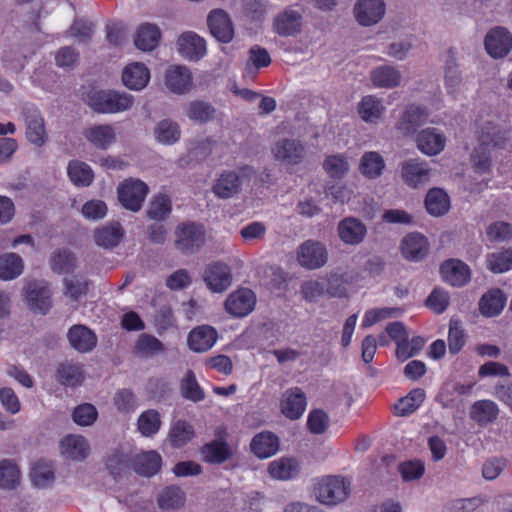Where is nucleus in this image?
I'll return each instance as SVG.
<instances>
[{
  "instance_id": "1",
  "label": "nucleus",
  "mask_w": 512,
  "mask_h": 512,
  "mask_svg": "<svg viewBox=\"0 0 512 512\" xmlns=\"http://www.w3.org/2000/svg\"><path fill=\"white\" fill-rule=\"evenodd\" d=\"M475 137L477 145L471 154L473 171L479 175L488 174L493 152L506 146L512 138V132L499 127L490 118L479 117L475 121Z\"/></svg>"
},
{
  "instance_id": "2",
  "label": "nucleus",
  "mask_w": 512,
  "mask_h": 512,
  "mask_svg": "<svg viewBox=\"0 0 512 512\" xmlns=\"http://www.w3.org/2000/svg\"><path fill=\"white\" fill-rule=\"evenodd\" d=\"M273 159L284 166H296L304 162L307 149L298 138L281 137L275 140L270 148Z\"/></svg>"
},
{
  "instance_id": "3",
  "label": "nucleus",
  "mask_w": 512,
  "mask_h": 512,
  "mask_svg": "<svg viewBox=\"0 0 512 512\" xmlns=\"http://www.w3.org/2000/svg\"><path fill=\"white\" fill-rule=\"evenodd\" d=\"M134 97L126 92L114 90L99 91L90 98V107L97 113L116 114L129 110Z\"/></svg>"
},
{
  "instance_id": "4",
  "label": "nucleus",
  "mask_w": 512,
  "mask_h": 512,
  "mask_svg": "<svg viewBox=\"0 0 512 512\" xmlns=\"http://www.w3.org/2000/svg\"><path fill=\"white\" fill-rule=\"evenodd\" d=\"M350 481L340 476H326L315 484L314 493L317 500L326 505L343 502L350 493Z\"/></svg>"
},
{
  "instance_id": "5",
  "label": "nucleus",
  "mask_w": 512,
  "mask_h": 512,
  "mask_svg": "<svg viewBox=\"0 0 512 512\" xmlns=\"http://www.w3.org/2000/svg\"><path fill=\"white\" fill-rule=\"evenodd\" d=\"M21 118L28 142L36 147L44 146L48 140V132L41 111L34 105L27 104L21 110Z\"/></svg>"
},
{
  "instance_id": "6",
  "label": "nucleus",
  "mask_w": 512,
  "mask_h": 512,
  "mask_svg": "<svg viewBox=\"0 0 512 512\" xmlns=\"http://www.w3.org/2000/svg\"><path fill=\"white\" fill-rule=\"evenodd\" d=\"M386 9L385 0H356L352 12L359 26L372 27L384 19Z\"/></svg>"
},
{
  "instance_id": "7",
  "label": "nucleus",
  "mask_w": 512,
  "mask_h": 512,
  "mask_svg": "<svg viewBox=\"0 0 512 512\" xmlns=\"http://www.w3.org/2000/svg\"><path fill=\"white\" fill-rule=\"evenodd\" d=\"M175 245L183 253H194L205 241V229L202 225L187 222L179 225L175 231Z\"/></svg>"
},
{
  "instance_id": "8",
  "label": "nucleus",
  "mask_w": 512,
  "mask_h": 512,
  "mask_svg": "<svg viewBox=\"0 0 512 512\" xmlns=\"http://www.w3.org/2000/svg\"><path fill=\"white\" fill-rule=\"evenodd\" d=\"M117 192L123 207L136 212L142 207L148 193V186L139 179L130 178L119 185Z\"/></svg>"
},
{
  "instance_id": "9",
  "label": "nucleus",
  "mask_w": 512,
  "mask_h": 512,
  "mask_svg": "<svg viewBox=\"0 0 512 512\" xmlns=\"http://www.w3.org/2000/svg\"><path fill=\"white\" fill-rule=\"evenodd\" d=\"M302 27V14L292 8H285L278 12L272 21V30L280 37H295L301 33Z\"/></svg>"
},
{
  "instance_id": "10",
  "label": "nucleus",
  "mask_w": 512,
  "mask_h": 512,
  "mask_svg": "<svg viewBox=\"0 0 512 512\" xmlns=\"http://www.w3.org/2000/svg\"><path fill=\"white\" fill-rule=\"evenodd\" d=\"M487 53L497 59L507 56L512 49V35L504 27L492 28L486 35L484 41Z\"/></svg>"
},
{
  "instance_id": "11",
  "label": "nucleus",
  "mask_w": 512,
  "mask_h": 512,
  "mask_svg": "<svg viewBox=\"0 0 512 512\" xmlns=\"http://www.w3.org/2000/svg\"><path fill=\"white\" fill-rule=\"evenodd\" d=\"M327 250L317 241L307 240L297 250L298 263L307 269H317L327 262Z\"/></svg>"
},
{
  "instance_id": "12",
  "label": "nucleus",
  "mask_w": 512,
  "mask_h": 512,
  "mask_svg": "<svg viewBox=\"0 0 512 512\" xmlns=\"http://www.w3.org/2000/svg\"><path fill=\"white\" fill-rule=\"evenodd\" d=\"M25 301L34 312L46 314L51 308V291L44 282H29L25 289Z\"/></svg>"
},
{
  "instance_id": "13",
  "label": "nucleus",
  "mask_w": 512,
  "mask_h": 512,
  "mask_svg": "<svg viewBox=\"0 0 512 512\" xmlns=\"http://www.w3.org/2000/svg\"><path fill=\"white\" fill-rule=\"evenodd\" d=\"M204 282L214 293L226 291L232 284V273L229 266L222 262L211 263L205 270Z\"/></svg>"
},
{
  "instance_id": "14",
  "label": "nucleus",
  "mask_w": 512,
  "mask_h": 512,
  "mask_svg": "<svg viewBox=\"0 0 512 512\" xmlns=\"http://www.w3.org/2000/svg\"><path fill=\"white\" fill-rule=\"evenodd\" d=\"M178 52L190 61H198L206 55V41L193 31L182 33L177 40Z\"/></svg>"
},
{
  "instance_id": "15",
  "label": "nucleus",
  "mask_w": 512,
  "mask_h": 512,
  "mask_svg": "<svg viewBox=\"0 0 512 512\" xmlns=\"http://www.w3.org/2000/svg\"><path fill=\"white\" fill-rule=\"evenodd\" d=\"M307 406L305 393L299 387L287 389L281 398L280 408L282 414L290 420L299 419Z\"/></svg>"
},
{
  "instance_id": "16",
  "label": "nucleus",
  "mask_w": 512,
  "mask_h": 512,
  "mask_svg": "<svg viewBox=\"0 0 512 512\" xmlns=\"http://www.w3.org/2000/svg\"><path fill=\"white\" fill-rule=\"evenodd\" d=\"M207 24L211 34L222 43H229L234 37V28L228 13L222 9L210 11Z\"/></svg>"
},
{
  "instance_id": "17",
  "label": "nucleus",
  "mask_w": 512,
  "mask_h": 512,
  "mask_svg": "<svg viewBox=\"0 0 512 512\" xmlns=\"http://www.w3.org/2000/svg\"><path fill=\"white\" fill-rule=\"evenodd\" d=\"M430 172L428 163L417 159H409L401 167L403 181L412 188L425 185L429 181Z\"/></svg>"
},
{
  "instance_id": "18",
  "label": "nucleus",
  "mask_w": 512,
  "mask_h": 512,
  "mask_svg": "<svg viewBox=\"0 0 512 512\" xmlns=\"http://www.w3.org/2000/svg\"><path fill=\"white\" fill-rule=\"evenodd\" d=\"M61 455L72 461H83L90 454V445L88 440L77 434H69L61 439L59 444Z\"/></svg>"
},
{
  "instance_id": "19",
  "label": "nucleus",
  "mask_w": 512,
  "mask_h": 512,
  "mask_svg": "<svg viewBox=\"0 0 512 512\" xmlns=\"http://www.w3.org/2000/svg\"><path fill=\"white\" fill-rule=\"evenodd\" d=\"M256 297L249 289H239L231 293L225 301L226 311L234 317H244L252 312Z\"/></svg>"
},
{
  "instance_id": "20",
  "label": "nucleus",
  "mask_w": 512,
  "mask_h": 512,
  "mask_svg": "<svg viewBox=\"0 0 512 512\" xmlns=\"http://www.w3.org/2000/svg\"><path fill=\"white\" fill-rule=\"evenodd\" d=\"M165 85L175 94L187 93L193 85L192 73L186 66H170L165 71Z\"/></svg>"
},
{
  "instance_id": "21",
  "label": "nucleus",
  "mask_w": 512,
  "mask_h": 512,
  "mask_svg": "<svg viewBox=\"0 0 512 512\" xmlns=\"http://www.w3.org/2000/svg\"><path fill=\"white\" fill-rule=\"evenodd\" d=\"M429 113L426 108L418 105H410L403 112L396 124L397 130L407 136L413 134L418 127L425 124Z\"/></svg>"
},
{
  "instance_id": "22",
  "label": "nucleus",
  "mask_w": 512,
  "mask_h": 512,
  "mask_svg": "<svg viewBox=\"0 0 512 512\" xmlns=\"http://www.w3.org/2000/svg\"><path fill=\"white\" fill-rule=\"evenodd\" d=\"M218 339L215 328L209 325H201L192 329L188 335L187 343L194 352H206L211 349Z\"/></svg>"
},
{
  "instance_id": "23",
  "label": "nucleus",
  "mask_w": 512,
  "mask_h": 512,
  "mask_svg": "<svg viewBox=\"0 0 512 512\" xmlns=\"http://www.w3.org/2000/svg\"><path fill=\"white\" fill-rule=\"evenodd\" d=\"M83 135L85 139L94 147L106 150L116 141V132L110 124H96L87 127Z\"/></svg>"
},
{
  "instance_id": "24",
  "label": "nucleus",
  "mask_w": 512,
  "mask_h": 512,
  "mask_svg": "<svg viewBox=\"0 0 512 512\" xmlns=\"http://www.w3.org/2000/svg\"><path fill=\"white\" fill-rule=\"evenodd\" d=\"M370 81L375 88L393 89L402 81V73L393 65H380L370 72Z\"/></svg>"
},
{
  "instance_id": "25",
  "label": "nucleus",
  "mask_w": 512,
  "mask_h": 512,
  "mask_svg": "<svg viewBox=\"0 0 512 512\" xmlns=\"http://www.w3.org/2000/svg\"><path fill=\"white\" fill-rule=\"evenodd\" d=\"M150 80L149 69L140 62H133L125 66L122 72V82L130 90L144 89Z\"/></svg>"
},
{
  "instance_id": "26",
  "label": "nucleus",
  "mask_w": 512,
  "mask_h": 512,
  "mask_svg": "<svg viewBox=\"0 0 512 512\" xmlns=\"http://www.w3.org/2000/svg\"><path fill=\"white\" fill-rule=\"evenodd\" d=\"M418 149L429 156L441 153L446 145V137L435 128L422 130L416 139Z\"/></svg>"
},
{
  "instance_id": "27",
  "label": "nucleus",
  "mask_w": 512,
  "mask_h": 512,
  "mask_svg": "<svg viewBox=\"0 0 512 512\" xmlns=\"http://www.w3.org/2000/svg\"><path fill=\"white\" fill-rule=\"evenodd\" d=\"M443 280L452 286H464L470 280L469 267L460 260H447L440 268Z\"/></svg>"
},
{
  "instance_id": "28",
  "label": "nucleus",
  "mask_w": 512,
  "mask_h": 512,
  "mask_svg": "<svg viewBox=\"0 0 512 512\" xmlns=\"http://www.w3.org/2000/svg\"><path fill=\"white\" fill-rule=\"evenodd\" d=\"M339 238L348 245L360 244L366 235L365 225L358 219L347 217L341 220L337 227Z\"/></svg>"
},
{
  "instance_id": "29",
  "label": "nucleus",
  "mask_w": 512,
  "mask_h": 512,
  "mask_svg": "<svg viewBox=\"0 0 512 512\" xmlns=\"http://www.w3.org/2000/svg\"><path fill=\"white\" fill-rule=\"evenodd\" d=\"M68 340L72 348L80 353L92 351L97 344L95 333L84 325H74L69 329Z\"/></svg>"
},
{
  "instance_id": "30",
  "label": "nucleus",
  "mask_w": 512,
  "mask_h": 512,
  "mask_svg": "<svg viewBox=\"0 0 512 512\" xmlns=\"http://www.w3.org/2000/svg\"><path fill=\"white\" fill-rule=\"evenodd\" d=\"M357 110L364 122L377 124L381 121L386 108L380 98L375 95H366L359 102Z\"/></svg>"
},
{
  "instance_id": "31",
  "label": "nucleus",
  "mask_w": 512,
  "mask_h": 512,
  "mask_svg": "<svg viewBox=\"0 0 512 512\" xmlns=\"http://www.w3.org/2000/svg\"><path fill=\"white\" fill-rule=\"evenodd\" d=\"M56 378L64 386L76 387L85 379L83 365L73 361L62 362L57 368Z\"/></svg>"
},
{
  "instance_id": "32",
  "label": "nucleus",
  "mask_w": 512,
  "mask_h": 512,
  "mask_svg": "<svg viewBox=\"0 0 512 512\" xmlns=\"http://www.w3.org/2000/svg\"><path fill=\"white\" fill-rule=\"evenodd\" d=\"M403 256L411 261H419L428 253V241L420 233H410L402 241Z\"/></svg>"
},
{
  "instance_id": "33",
  "label": "nucleus",
  "mask_w": 512,
  "mask_h": 512,
  "mask_svg": "<svg viewBox=\"0 0 512 512\" xmlns=\"http://www.w3.org/2000/svg\"><path fill=\"white\" fill-rule=\"evenodd\" d=\"M153 135L157 143L165 146H171L180 140L181 128L174 120L162 119L155 124Z\"/></svg>"
},
{
  "instance_id": "34",
  "label": "nucleus",
  "mask_w": 512,
  "mask_h": 512,
  "mask_svg": "<svg viewBox=\"0 0 512 512\" xmlns=\"http://www.w3.org/2000/svg\"><path fill=\"white\" fill-rule=\"evenodd\" d=\"M250 448L258 458H269L278 452L279 439L271 432H261L253 437Z\"/></svg>"
},
{
  "instance_id": "35",
  "label": "nucleus",
  "mask_w": 512,
  "mask_h": 512,
  "mask_svg": "<svg viewBox=\"0 0 512 512\" xmlns=\"http://www.w3.org/2000/svg\"><path fill=\"white\" fill-rule=\"evenodd\" d=\"M201 454L206 462L221 464L232 457L233 451L227 442L218 439L204 445Z\"/></svg>"
},
{
  "instance_id": "36",
  "label": "nucleus",
  "mask_w": 512,
  "mask_h": 512,
  "mask_svg": "<svg viewBox=\"0 0 512 512\" xmlns=\"http://www.w3.org/2000/svg\"><path fill=\"white\" fill-rule=\"evenodd\" d=\"M160 37L161 32L157 25L144 23L139 26L135 34L134 43L142 51H152L158 45Z\"/></svg>"
},
{
  "instance_id": "37",
  "label": "nucleus",
  "mask_w": 512,
  "mask_h": 512,
  "mask_svg": "<svg viewBox=\"0 0 512 512\" xmlns=\"http://www.w3.org/2000/svg\"><path fill=\"white\" fill-rule=\"evenodd\" d=\"M241 180L236 172H225L213 185L214 194L221 199H228L240 191Z\"/></svg>"
},
{
  "instance_id": "38",
  "label": "nucleus",
  "mask_w": 512,
  "mask_h": 512,
  "mask_svg": "<svg viewBox=\"0 0 512 512\" xmlns=\"http://www.w3.org/2000/svg\"><path fill=\"white\" fill-rule=\"evenodd\" d=\"M300 471L299 463L293 458H279L269 463L268 473L276 480L286 481L294 478Z\"/></svg>"
},
{
  "instance_id": "39",
  "label": "nucleus",
  "mask_w": 512,
  "mask_h": 512,
  "mask_svg": "<svg viewBox=\"0 0 512 512\" xmlns=\"http://www.w3.org/2000/svg\"><path fill=\"white\" fill-rule=\"evenodd\" d=\"M425 207L430 215L435 217L442 216L449 211V196L440 188L430 189L425 198Z\"/></svg>"
},
{
  "instance_id": "40",
  "label": "nucleus",
  "mask_w": 512,
  "mask_h": 512,
  "mask_svg": "<svg viewBox=\"0 0 512 512\" xmlns=\"http://www.w3.org/2000/svg\"><path fill=\"white\" fill-rule=\"evenodd\" d=\"M161 464V456L156 451L140 453L134 459L135 471L146 477H151L158 473Z\"/></svg>"
},
{
  "instance_id": "41",
  "label": "nucleus",
  "mask_w": 512,
  "mask_h": 512,
  "mask_svg": "<svg viewBox=\"0 0 512 512\" xmlns=\"http://www.w3.org/2000/svg\"><path fill=\"white\" fill-rule=\"evenodd\" d=\"M384 168L385 161L378 152H365L360 159L359 171L368 179H376L380 177Z\"/></svg>"
},
{
  "instance_id": "42",
  "label": "nucleus",
  "mask_w": 512,
  "mask_h": 512,
  "mask_svg": "<svg viewBox=\"0 0 512 512\" xmlns=\"http://www.w3.org/2000/svg\"><path fill=\"white\" fill-rule=\"evenodd\" d=\"M185 493L178 486L164 487L157 496V503L162 510L179 509L185 504Z\"/></svg>"
},
{
  "instance_id": "43",
  "label": "nucleus",
  "mask_w": 512,
  "mask_h": 512,
  "mask_svg": "<svg viewBox=\"0 0 512 512\" xmlns=\"http://www.w3.org/2000/svg\"><path fill=\"white\" fill-rule=\"evenodd\" d=\"M123 237V230L118 223H112L100 227L94 232L95 243L103 248H113L117 246Z\"/></svg>"
},
{
  "instance_id": "44",
  "label": "nucleus",
  "mask_w": 512,
  "mask_h": 512,
  "mask_svg": "<svg viewBox=\"0 0 512 512\" xmlns=\"http://www.w3.org/2000/svg\"><path fill=\"white\" fill-rule=\"evenodd\" d=\"M506 303V297L500 289H493L484 294L479 302L483 315L492 317L501 313Z\"/></svg>"
},
{
  "instance_id": "45",
  "label": "nucleus",
  "mask_w": 512,
  "mask_h": 512,
  "mask_svg": "<svg viewBox=\"0 0 512 512\" xmlns=\"http://www.w3.org/2000/svg\"><path fill=\"white\" fill-rule=\"evenodd\" d=\"M499 410L491 400H479L475 402L470 410L471 418L479 425H486L493 422L498 416Z\"/></svg>"
},
{
  "instance_id": "46",
  "label": "nucleus",
  "mask_w": 512,
  "mask_h": 512,
  "mask_svg": "<svg viewBox=\"0 0 512 512\" xmlns=\"http://www.w3.org/2000/svg\"><path fill=\"white\" fill-rule=\"evenodd\" d=\"M67 173L71 182L78 187L89 186L94 178V173L90 166L78 160L69 162Z\"/></svg>"
},
{
  "instance_id": "47",
  "label": "nucleus",
  "mask_w": 512,
  "mask_h": 512,
  "mask_svg": "<svg viewBox=\"0 0 512 512\" xmlns=\"http://www.w3.org/2000/svg\"><path fill=\"white\" fill-rule=\"evenodd\" d=\"M21 472L17 463L12 459L0 461V488L11 490L20 483Z\"/></svg>"
},
{
  "instance_id": "48",
  "label": "nucleus",
  "mask_w": 512,
  "mask_h": 512,
  "mask_svg": "<svg viewBox=\"0 0 512 512\" xmlns=\"http://www.w3.org/2000/svg\"><path fill=\"white\" fill-rule=\"evenodd\" d=\"M23 261L15 253H6L0 256V279L12 280L20 276L23 272Z\"/></svg>"
},
{
  "instance_id": "49",
  "label": "nucleus",
  "mask_w": 512,
  "mask_h": 512,
  "mask_svg": "<svg viewBox=\"0 0 512 512\" xmlns=\"http://www.w3.org/2000/svg\"><path fill=\"white\" fill-rule=\"evenodd\" d=\"M323 169L331 178L341 179L348 174L350 164L344 154H333L324 159Z\"/></svg>"
},
{
  "instance_id": "50",
  "label": "nucleus",
  "mask_w": 512,
  "mask_h": 512,
  "mask_svg": "<svg viewBox=\"0 0 512 512\" xmlns=\"http://www.w3.org/2000/svg\"><path fill=\"white\" fill-rule=\"evenodd\" d=\"M215 108L212 104L196 100L192 101L187 106V117L197 123H207L214 119Z\"/></svg>"
},
{
  "instance_id": "51",
  "label": "nucleus",
  "mask_w": 512,
  "mask_h": 512,
  "mask_svg": "<svg viewBox=\"0 0 512 512\" xmlns=\"http://www.w3.org/2000/svg\"><path fill=\"white\" fill-rule=\"evenodd\" d=\"M136 354L142 357H151L164 351L163 343L153 335L141 334L134 346Z\"/></svg>"
},
{
  "instance_id": "52",
  "label": "nucleus",
  "mask_w": 512,
  "mask_h": 512,
  "mask_svg": "<svg viewBox=\"0 0 512 512\" xmlns=\"http://www.w3.org/2000/svg\"><path fill=\"white\" fill-rule=\"evenodd\" d=\"M180 391L185 399L192 402H200L205 398V393L191 370H188L182 378Z\"/></svg>"
},
{
  "instance_id": "53",
  "label": "nucleus",
  "mask_w": 512,
  "mask_h": 512,
  "mask_svg": "<svg viewBox=\"0 0 512 512\" xmlns=\"http://www.w3.org/2000/svg\"><path fill=\"white\" fill-rule=\"evenodd\" d=\"M271 57L265 48L253 46L249 50V57L245 65L248 74H254L259 69L269 66Z\"/></svg>"
},
{
  "instance_id": "54",
  "label": "nucleus",
  "mask_w": 512,
  "mask_h": 512,
  "mask_svg": "<svg viewBox=\"0 0 512 512\" xmlns=\"http://www.w3.org/2000/svg\"><path fill=\"white\" fill-rule=\"evenodd\" d=\"M138 430L145 436L150 437L156 434L161 426L160 415L156 410L150 409L140 414L138 421Z\"/></svg>"
},
{
  "instance_id": "55",
  "label": "nucleus",
  "mask_w": 512,
  "mask_h": 512,
  "mask_svg": "<svg viewBox=\"0 0 512 512\" xmlns=\"http://www.w3.org/2000/svg\"><path fill=\"white\" fill-rule=\"evenodd\" d=\"M194 436L193 427L186 421L178 420L171 428L169 440L175 448L184 446Z\"/></svg>"
},
{
  "instance_id": "56",
  "label": "nucleus",
  "mask_w": 512,
  "mask_h": 512,
  "mask_svg": "<svg viewBox=\"0 0 512 512\" xmlns=\"http://www.w3.org/2000/svg\"><path fill=\"white\" fill-rule=\"evenodd\" d=\"M50 265L57 273H70L75 268L76 259L70 251L59 249L51 255Z\"/></svg>"
},
{
  "instance_id": "57",
  "label": "nucleus",
  "mask_w": 512,
  "mask_h": 512,
  "mask_svg": "<svg viewBox=\"0 0 512 512\" xmlns=\"http://www.w3.org/2000/svg\"><path fill=\"white\" fill-rule=\"evenodd\" d=\"M445 88L448 94H456L462 82L461 71L456 61L451 58L447 60L444 69Z\"/></svg>"
},
{
  "instance_id": "58",
  "label": "nucleus",
  "mask_w": 512,
  "mask_h": 512,
  "mask_svg": "<svg viewBox=\"0 0 512 512\" xmlns=\"http://www.w3.org/2000/svg\"><path fill=\"white\" fill-rule=\"evenodd\" d=\"M487 266L493 273H504L512 269V249L489 254Z\"/></svg>"
},
{
  "instance_id": "59",
  "label": "nucleus",
  "mask_w": 512,
  "mask_h": 512,
  "mask_svg": "<svg viewBox=\"0 0 512 512\" xmlns=\"http://www.w3.org/2000/svg\"><path fill=\"white\" fill-rule=\"evenodd\" d=\"M330 419L328 414L322 409H313L309 412L307 418V427L312 434H323L329 427Z\"/></svg>"
},
{
  "instance_id": "60",
  "label": "nucleus",
  "mask_w": 512,
  "mask_h": 512,
  "mask_svg": "<svg viewBox=\"0 0 512 512\" xmlns=\"http://www.w3.org/2000/svg\"><path fill=\"white\" fill-rule=\"evenodd\" d=\"M171 212V201L166 195L156 196L149 204L147 214L154 220H163Z\"/></svg>"
},
{
  "instance_id": "61",
  "label": "nucleus",
  "mask_w": 512,
  "mask_h": 512,
  "mask_svg": "<svg viewBox=\"0 0 512 512\" xmlns=\"http://www.w3.org/2000/svg\"><path fill=\"white\" fill-rule=\"evenodd\" d=\"M73 420L80 426H91L97 420L98 412L94 405L84 403L77 406L72 414Z\"/></svg>"
},
{
  "instance_id": "62",
  "label": "nucleus",
  "mask_w": 512,
  "mask_h": 512,
  "mask_svg": "<svg viewBox=\"0 0 512 512\" xmlns=\"http://www.w3.org/2000/svg\"><path fill=\"white\" fill-rule=\"evenodd\" d=\"M399 312L400 309L390 307L374 308L367 310L362 320V327H370L384 319L397 316Z\"/></svg>"
},
{
  "instance_id": "63",
  "label": "nucleus",
  "mask_w": 512,
  "mask_h": 512,
  "mask_svg": "<svg viewBox=\"0 0 512 512\" xmlns=\"http://www.w3.org/2000/svg\"><path fill=\"white\" fill-rule=\"evenodd\" d=\"M465 344V334L460 327L458 320H450L449 334H448V347L452 354L458 353Z\"/></svg>"
},
{
  "instance_id": "64",
  "label": "nucleus",
  "mask_w": 512,
  "mask_h": 512,
  "mask_svg": "<svg viewBox=\"0 0 512 512\" xmlns=\"http://www.w3.org/2000/svg\"><path fill=\"white\" fill-rule=\"evenodd\" d=\"M413 47V38L411 36L396 40L389 44L386 54L396 60L402 61L407 58Z\"/></svg>"
}]
</instances>
